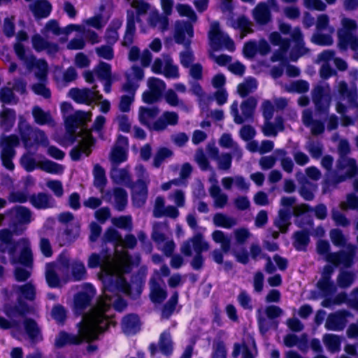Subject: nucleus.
I'll return each mask as SVG.
<instances>
[{
	"instance_id": "nucleus-1",
	"label": "nucleus",
	"mask_w": 358,
	"mask_h": 358,
	"mask_svg": "<svg viewBox=\"0 0 358 358\" xmlns=\"http://www.w3.org/2000/svg\"><path fill=\"white\" fill-rule=\"evenodd\" d=\"M106 241L112 242L115 248L114 256L112 252L102 250L100 253H92L88 258L87 265L90 268H101L102 279L104 283L103 294L106 298H121L117 292L127 295L131 294L130 285L122 277L131 268V261L127 252L119 251V245L122 238L118 231L113 229H108L105 234Z\"/></svg>"
},
{
	"instance_id": "nucleus-2",
	"label": "nucleus",
	"mask_w": 358,
	"mask_h": 358,
	"mask_svg": "<svg viewBox=\"0 0 358 358\" xmlns=\"http://www.w3.org/2000/svg\"><path fill=\"white\" fill-rule=\"evenodd\" d=\"M125 301L118 296L115 299L101 296L96 305L90 312L83 315L81 321L78 323V335L69 334L60 332L55 338V344L57 348H62L68 344H78L83 340L92 341L96 339L98 334L103 332L110 324L114 325L108 314L110 306L121 311L126 307Z\"/></svg>"
},
{
	"instance_id": "nucleus-3",
	"label": "nucleus",
	"mask_w": 358,
	"mask_h": 358,
	"mask_svg": "<svg viewBox=\"0 0 358 358\" xmlns=\"http://www.w3.org/2000/svg\"><path fill=\"white\" fill-rule=\"evenodd\" d=\"M73 108L71 103L64 102L61 105V110L65 116V125L67 132L71 136H74L77 129L79 144L71 151V157L73 160H79L83 155L89 156L91 153V147L94 144V139L91 131L84 128L83 126L91 120L92 113L81 110L76 111L73 115H67Z\"/></svg>"
},
{
	"instance_id": "nucleus-4",
	"label": "nucleus",
	"mask_w": 358,
	"mask_h": 358,
	"mask_svg": "<svg viewBox=\"0 0 358 358\" xmlns=\"http://www.w3.org/2000/svg\"><path fill=\"white\" fill-rule=\"evenodd\" d=\"M15 231V229L11 231L8 229L0 230V252L8 255L10 262L12 264L20 263L30 267L32 264L30 243L26 238L15 241L13 239Z\"/></svg>"
},
{
	"instance_id": "nucleus-5",
	"label": "nucleus",
	"mask_w": 358,
	"mask_h": 358,
	"mask_svg": "<svg viewBox=\"0 0 358 358\" xmlns=\"http://www.w3.org/2000/svg\"><path fill=\"white\" fill-rule=\"evenodd\" d=\"M296 199L294 196H283L280 199V205L282 207L278 212V215L275 220V225L282 233H286L291 224V216L300 215L308 210V206L306 204L296 205Z\"/></svg>"
},
{
	"instance_id": "nucleus-6",
	"label": "nucleus",
	"mask_w": 358,
	"mask_h": 358,
	"mask_svg": "<svg viewBox=\"0 0 358 358\" xmlns=\"http://www.w3.org/2000/svg\"><path fill=\"white\" fill-rule=\"evenodd\" d=\"M330 245L328 241L320 240L317 243V253L323 255L327 262L335 266H343L349 268L353 264V259L356 254L357 247L352 244L347 245V251L341 250L329 252Z\"/></svg>"
},
{
	"instance_id": "nucleus-7",
	"label": "nucleus",
	"mask_w": 358,
	"mask_h": 358,
	"mask_svg": "<svg viewBox=\"0 0 358 358\" xmlns=\"http://www.w3.org/2000/svg\"><path fill=\"white\" fill-rule=\"evenodd\" d=\"M17 130L26 149L29 150L34 144L47 147L49 140L45 132L38 128H32L22 116L19 117Z\"/></svg>"
},
{
	"instance_id": "nucleus-8",
	"label": "nucleus",
	"mask_w": 358,
	"mask_h": 358,
	"mask_svg": "<svg viewBox=\"0 0 358 358\" xmlns=\"http://www.w3.org/2000/svg\"><path fill=\"white\" fill-rule=\"evenodd\" d=\"M15 52L18 58L23 61L24 65L29 71H34L35 76L41 82L46 80L48 65L43 59H36L33 55L27 53L24 47L20 43L14 46Z\"/></svg>"
},
{
	"instance_id": "nucleus-9",
	"label": "nucleus",
	"mask_w": 358,
	"mask_h": 358,
	"mask_svg": "<svg viewBox=\"0 0 358 358\" xmlns=\"http://www.w3.org/2000/svg\"><path fill=\"white\" fill-rule=\"evenodd\" d=\"M279 30L283 34H289L294 45L292 47L289 53V59L292 61H296L299 57L306 55L308 52V49L305 47L303 38V34L299 27L292 29L289 24L279 22Z\"/></svg>"
},
{
	"instance_id": "nucleus-10",
	"label": "nucleus",
	"mask_w": 358,
	"mask_h": 358,
	"mask_svg": "<svg viewBox=\"0 0 358 358\" xmlns=\"http://www.w3.org/2000/svg\"><path fill=\"white\" fill-rule=\"evenodd\" d=\"M342 28L338 31L339 47L346 49L348 46L356 50L358 48V38L355 34L357 23L354 20L344 17L341 20Z\"/></svg>"
},
{
	"instance_id": "nucleus-11",
	"label": "nucleus",
	"mask_w": 358,
	"mask_h": 358,
	"mask_svg": "<svg viewBox=\"0 0 358 358\" xmlns=\"http://www.w3.org/2000/svg\"><path fill=\"white\" fill-rule=\"evenodd\" d=\"M208 38L210 45L214 50H218L222 48L231 52L235 50L233 40L221 30L220 24L217 21H213L210 24Z\"/></svg>"
},
{
	"instance_id": "nucleus-12",
	"label": "nucleus",
	"mask_w": 358,
	"mask_h": 358,
	"mask_svg": "<svg viewBox=\"0 0 358 358\" xmlns=\"http://www.w3.org/2000/svg\"><path fill=\"white\" fill-rule=\"evenodd\" d=\"M337 91L343 100L346 99L350 104L347 108L341 103H338L336 106V110L338 113L345 114L349 113L350 110H354L355 112L358 111V106L357 104V87L352 85L348 86L345 81H338L336 85Z\"/></svg>"
},
{
	"instance_id": "nucleus-13",
	"label": "nucleus",
	"mask_w": 358,
	"mask_h": 358,
	"mask_svg": "<svg viewBox=\"0 0 358 358\" xmlns=\"http://www.w3.org/2000/svg\"><path fill=\"white\" fill-rule=\"evenodd\" d=\"M19 144V138L16 135H3L0 137V153L2 164L10 171L14 169L15 166L12 161L15 155L14 148Z\"/></svg>"
},
{
	"instance_id": "nucleus-14",
	"label": "nucleus",
	"mask_w": 358,
	"mask_h": 358,
	"mask_svg": "<svg viewBox=\"0 0 358 358\" xmlns=\"http://www.w3.org/2000/svg\"><path fill=\"white\" fill-rule=\"evenodd\" d=\"M257 105V100L250 96L244 100L240 105L241 114L238 112V103L235 101L231 106V114L235 123L241 124L245 121L252 119Z\"/></svg>"
},
{
	"instance_id": "nucleus-15",
	"label": "nucleus",
	"mask_w": 358,
	"mask_h": 358,
	"mask_svg": "<svg viewBox=\"0 0 358 358\" xmlns=\"http://www.w3.org/2000/svg\"><path fill=\"white\" fill-rule=\"evenodd\" d=\"M312 100L317 110L325 111L331 101V88L328 83H320L314 87L311 92Z\"/></svg>"
},
{
	"instance_id": "nucleus-16",
	"label": "nucleus",
	"mask_w": 358,
	"mask_h": 358,
	"mask_svg": "<svg viewBox=\"0 0 358 358\" xmlns=\"http://www.w3.org/2000/svg\"><path fill=\"white\" fill-rule=\"evenodd\" d=\"M151 69L155 73L163 74L167 78H178L179 77L178 68L173 64V61L169 55H163L162 58H157Z\"/></svg>"
},
{
	"instance_id": "nucleus-17",
	"label": "nucleus",
	"mask_w": 358,
	"mask_h": 358,
	"mask_svg": "<svg viewBox=\"0 0 358 358\" xmlns=\"http://www.w3.org/2000/svg\"><path fill=\"white\" fill-rule=\"evenodd\" d=\"M97 85L92 89L89 88H72L69 92V96L76 103L91 105L96 101L101 100L102 95L96 90Z\"/></svg>"
},
{
	"instance_id": "nucleus-18",
	"label": "nucleus",
	"mask_w": 358,
	"mask_h": 358,
	"mask_svg": "<svg viewBox=\"0 0 358 358\" xmlns=\"http://www.w3.org/2000/svg\"><path fill=\"white\" fill-rule=\"evenodd\" d=\"M147 85L148 90L143 94V101L150 104L157 102L166 89V83L159 78L151 77L148 79Z\"/></svg>"
},
{
	"instance_id": "nucleus-19",
	"label": "nucleus",
	"mask_w": 358,
	"mask_h": 358,
	"mask_svg": "<svg viewBox=\"0 0 358 358\" xmlns=\"http://www.w3.org/2000/svg\"><path fill=\"white\" fill-rule=\"evenodd\" d=\"M270 9L274 11L279 10V6L276 0H267V4L260 3L255 8L252 15L257 24H266L271 20Z\"/></svg>"
},
{
	"instance_id": "nucleus-20",
	"label": "nucleus",
	"mask_w": 358,
	"mask_h": 358,
	"mask_svg": "<svg viewBox=\"0 0 358 358\" xmlns=\"http://www.w3.org/2000/svg\"><path fill=\"white\" fill-rule=\"evenodd\" d=\"M208 249V243L203 240V236L201 234H195L193 237L184 242L180 247L181 252L187 257L192 256L193 251L195 253L202 252L207 251Z\"/></svg>"
},
{
	"instance_id": "nucleus-21",
	"label": "nucleus",
	"mask_w": 358,
	"mask_h": 358,
	"mask_svg": "<svg viewBox=\"0 0 358 358\" xmlns=\"http://www.w3.org/2000/svg\"><path fill=\"white\" fill-rule=\"evenodd\" d=\"M357 166L354 159L347 157H341L337 162L336 171L338 176L336 182L344 181L348 178H351L357 174Z\"/></svg>"
},
{
	"instance_id": "nucleus-22",
	"label": "nucleus",
	"mask_w": 358,
	"mask_h": 358,
	"mask_svg": "<svg viewBox=\"0 0 358 358\" xmlns=\"http://www.w3.org/2000/svg\"><path fill=\"white\" fill-rule=\"evenodd\" d=\"M128 138L119 136L110 154V161L117 165L127 159Z\"/></svg>"
},
{
	"instance_id": "nucleus-23",
	"label": "nucleus",
	"mask_w": 358,
	"mask_h": 358,
	"mask_svg": "<svg viewBox=\"0 0 358 358\" xmlns=\"http://www.w3.org/2000/svg\"><path fill=\"white\" fill-rule=\"evenodd\" d=\"M192 24L185 21H177L175 24L174 39L177 43L189 46L190 38L193 37Z\"/></svg>"
},
{
	"instance_id": "nucleus-24",
	"label": "nucleus",
	"mask_w": 358,
	"mask_h": 358,
	"mask_svg": "<svg viewBox=\"0 0 358 358\" xmlns=\"http://www.w3.org/2000/svg\"><path fill=\"white\" fill-rule=\"evenodd\" d=\"M269 41L274 45H278L279 50L271 57L272 62L282 61L286 58L287 53L290 47V41L288 38H282L280 34L274 31L269 35Z\"/></svg>"
},
{
	"instance_id": "nucleus-25",
	"label": "nucleus",
	"mask_w": 358,
	"mask_h": 358,
	"mask_svg": "<svg viewBox=\"0 0 358 358\" xmlns=\"http://www.w3.org/2000/svg\"><path fill=\"white\" fill-rule=\"evenodd\" d=\"M95 294L94 287L90 285H85V290L79 292L74 297V308L77 314H83L84 310L90 304Z\"/></svg>"
},
{
	"instance_id": "nucleus-26",
	"label": "nucleus",
	"mask_w": 358,
	"mask_h": 358,
	"mask_svg": "<svg viewBox=\"0 0 358 358\" xmlns=\"http://www.w3.org/2000/svg\"><path fill=\"white\" fill-rule=\"evenodd\" d=\"M103 198L111 202L118 211H122L127 204V193L121 187H115L113 191L106 192Z\"/></svg>"
},
{
	"instance_id": "nucleus-27",
	"label": "nucleus",
	"mask_w": 358,
	"mask_h": 358,
	"mask_svg": "<svg viewBox=\"0 0 358 358\" xmlns=\"http://www.w3.org/2000/svg\"><path fill=\"white\" fill-rule=\"evenodd\" d=\"M127 82L123 85V90L127 92H135L138 87V82L144 78V71L138 66H133L125 74Z\"/></svg>"
},
{
	"instance_id": "nucleus-28",
	"label": "nucleus",
	"mask_w": 358,
	"mask_h": 358,
	"mask_svg": "<svg viewBox=\"0 0 358 358\" xmlns=\"http://www.w3.org/2000/svg\"><path fill=\"white\" fill-rule=\"evenodd\" d=\"M110 178L113 182L131 187L133 185V180L129 166L119 168L117 165L113 166L110 170Z\"/></svg>"
},
{
	"instance_id": "nucleus-29",
	"label": "nucleus",
	"mask_w": 358,
	"mask_h": 358,
	"mask_svg": "<svg viewBox=\"0 0 358 358\" xmlns=\"http://www.w3.org/2000/svg\"><path fill=\"white\" fill-rule=\"evenodd\" d=\"M221 182L222 187L226 190H231L233 187H234L241 192H246L250 189V183L241 175L224 177Z\"/></svg>"
},
{
	"instance_id": "nucleus-30",
	"label": "nucleus",
	"mask_w": 358,
	"mask_h": 358,
	"mask_svg": "<svg viewBox=\"0 0 358 358\" xmlns=\"http://www.w3.org/2000/svg\"><path fill=\"white\" fill-rule=\"evenodd\" d=\"M162 282L159 273L152 276L150 280V298L155 303H161L166 298V292L161 286Z\"/></svg>"
},
{
	"instance_id": "nucleus-31",
	"label": "nucleus",
	"mask_w": 358,
	"mask_h": 358,
	"mask_svg": "<svg viewBox=\"0 0 358 358\" xmlns=\"http://www.w3.org/2000/svg\"><path fill=\"white\" fill-rule=\"evenodd\" d=\"M178 115L173 111H166L151 126L152 130L161 131L166 129L168 125L174 126L178 122Z\"/></svg>"
},
{
	"instance_id": "nucleus-32",
	"label": "nucleus",
	"mask_w": 358,
	"mask_h": 358,
	"mask_svg": "<svg viewBox=\"0 0 358 358\" xmlns=\"http://www.w3.org/2000/svg\"><path fill=\"white\" fill-rule=\"evenodd\" d=\"M147 20L150 27L156 29L161 32H164L169 29V16L164 13H159L157 10H152L149 13Z\"/></svg>"
},
{
	"instance_id": "nucleus-33",
	"label": "nucleus",
	"mask_w": 358,
	"mask_h": 358,
	"mask_svg": "<svg viewBox=\"0 0 358 358\" xmlns=\"http://www.w3.org/2000/svg\"><path fill=\"white\" fill-rule=\"evenodd\" d=\"M347 313L345 311H338L330 314L325 322V327L328 330L341 331L347 324Z\"/></svg>"
},
{
	"instance_id": "nucleus-34",
	"label": "nucleus",
	"mask_w": 358,
	"mask_h": 358,
	"mask_svg": "<svg viewBox=\"0 0 358 358\" xmlns=\"http://www.w3.org/2000/svg\"><path fill=\"white\" fill-rule=\"evenodd\" d=\"M301 120L306 127L310 129L313 135H319L324 130V124L320 120L313 119V113L310 109L303 110Z\"/></svg>"
},
{
	"instance_id": "nucleus-35",
	"label": "nucleus",
	"mask_w": 358,
	"mask_h": 358,
	"mask_svg": "<svg viewBox=\"0 0 358 358\" xmlns=\"http://www.w3.org/2000/svg\"><path fill=\"white\" fill-rule=\"evenodd\" d=\"M256 354L255 343L253 340L248 341V343L244 342L242 344L235 343L234 345L232 352L234 358H238L240 355H241V358H255Z\"/></svg>"
},
{
	"instance_id": "nucleus-36",
	"label": "nucleus",
	"mask_w": 358,
	"mask_h": 358,
	"mask_svg": "<svg viewBox=\"0 0 358 358\" xmlns=\"http://www.w3.org/2000/svg\"><path fill=\"white\" fill-rule=\"evenodd\" d=\"M13 216V224H27L31 221V212L24 206H16L7 213Z\"/></svg>"
},
{
	"instance_id": "nucleus-37",
	"label": "nucleus",
	"mask_w": 358,
	"mask_h": 358,
	"mask_svg": "<svg viewBox=\"0 0 358 358\" xmlns=\"http://www.w3.org/2000/svg\"><path fill=\"white\" fill-rule=\"evenodd\" d=\"M29 201L38 209L53 208L55 206L54 198L50 194L43 192L31 195Z\"/></svg>"
},
{
	"instance_id": "nucleus-38",
	"label": "nucleus",
	"mask_w": 358,
	"mask_h": 358,
	"mask_svg": "<svg viewBox=\"0 0 358 358\" xmlns=\"http://www.w3.org/2000/svg\"><path fill=\"white\" fill-rule=\"evenodd\" d=\"M135 13L132 10H127V27L125 34L122 42V45L129 46L133 41L136 33Z\"/></svg>"
},
{
	"instance_id": "nucleus-39",
	"label": "nucleus",
	"mask_w": 358,
	"mask_h": 358,
	"mask_svg": "<svg viewBox=\"0 0 358 358\" xmlns=\"http://www.w3.org/2000/svg\"><path fill=\"white\" fill-rule=\"evenodd\" d=\"M33 48L37 52L46 50L48 54H55L58 51V45L50 43L39 34H35L31 38Z\"/></svg>"
},
{
	"instance_id": "nucleus-40",
	"label": "nucleus",
	"mask_w": 358,
	"mask_h": 358,
	"mask_svg": "<svg viewBox=\"0 0 358 358\" xmlns=\"http://www.w3.org/2000/svg\"><path fill=\"white\" fill-rule=\"evenodd\" d=\"M209 194L213 199L214 206L217 208H223L228 201V196L224 193L217 185V180H215L214 184L209 188Z\"/></svg>"
},
{
	"instance_id": "nucleus-41",
	"label": "nucleus",
	"mask_w": 358,
	"mask_h": 358,
	"mask_svg": "<svg viewBox=\"0 0 358 358\" xmlns=\"http://www.w3.org/2000/svg\"><path fill=\"white\" fill-rule=\"evenodd\" d=\"M16 113L15 110L5 108L0 113V129L5 132L9 131L15 122Z\"/></svg>"
},
{
	"instance_id": "nucleus-42",
	"label": "nucleus",
	"mask_w": 358,
	"mask_h": 358,
	"mask_svg": "<svg viewBox=\"0 0 358 358\" xmlns=\"http://www.w3.org/2000/svg\"><path fill=\"white\" fill-rule=\"evenodd\" d=\"M24 326L31 345H34L42 341L43 337L40 329L35 321L31 319H26L24 321Z\"/></svg>"
},
{
	"instance_id": "nucleus-43",
	"label": "nucleus",
	"mask_w": 358,
	"mask_h": 358,
	"mask_svg": "<svg viewBox=\"0 0 358 358\" xmlns=\"http://www.w3.org/2000/svg\"><path fill=\"white\" fill-rule=\"evenodd\" d=\"M169 231L166 222H155L152 224V239L157 243L161 244L168 238L166 233Z\"/></svg>"
},
{
	"instance_id": "nucleus-44",
	"label": "nucleus",
	"mask_w": 358,
	"mask_h": 358,
	"mask_svg": "<svg viewBox=\"0 0 358 358\" xmlns=\"http://www.w3.org/2000/svg\"><path fill=\"white\" fill-rule=\"evenodd\" d=\"M159 113V110L157 107H140L138 112V119L141 124L147 126L150 129L152 130L151 126V120H153Z\"/></svg>"
},
{
	"instance_id": "nucleus-45",
	"label": "nucleus",
	"mask_w": 358,
	"mask_h": 358,
	"mask_svg": "<svg viewBox=\"0 0 358 358\" xmlns=\"http://www.w3.org/2000/svg\"><path fill=\"white\" fill-rule=\"evenodd\" d=\"M122 24V20L119 19L113 20L108 27L106 29L104 38L108 44L114 45L119 39V34L117 30Z\"/></svg>"
},
{
	"instance_id": "nucleus-46",
	"label": "nucleus",
	"mask_w": 358,
	"mask_h": 358,
	"mask_svg": "<svg viewBox=\"0 0 358 358\" xmlns=\"http://www.w3.org/2000/svg\"><path fill=\"white\" fill-rule=\"evenodd\" d=\"M32 115L35 122L40 125L48 124L55 126L54 120L50 113L44 111L41 108L36 106L32 109Z\"/></svg>"
},
{
	"instance_id": "nucleus-47",
	"label": "nucleus",
	"mask_w": 358,
	"mask_h": 358,
	"mask_svg": "<svg viewBox=\"0 0 358 358\" xmlns=\"http://www.w3.org/2000/svg\"><path fill=\"white\" fill-rule=\"evenodd\" d=\"M29 6L34 14L38 17H46L52 9L50 3L46 0L36 1Z\"/></svg>"
},
{
	"instance_id": "nucleus-48",
	"label": "nucleus",
	"mask_w": 358,
	"mask_h": 358,
	"mask_svg": "<svg viewBox=\"0 0 358 358\" xmlns=\"http://www.w3.org/2000/svg\"><path fill=\"white\" fill-rule=\"evenodd\" d=\"M123 331L127 334H133L139 329V321L136 315H129L124 317L122 321Z\"/></svg>"
},
{
	"instance_id": "nucleus-49",
	"label": "nucleus",
	"mask_w": 358,
	"mask_h": 358,
	"mask_svg": "<svg viewBox=\"0 0 358 358\" xmlns=\"http://www.w3.org/2000/svg\"><path fill=\"white\" fill-rule=\"evenodd\" d=\"M231 27L234 29L241 30V38H244L248 34L253 31L252 27V22L245 16H240L236 20L231 22Z\"/></svg>"
},
{
	"instance_id": "nucleus-50",
	"label": "nucleus",
	"mask_w": 358,
	"mask_h": 358,
	"mask_svg": "<svg viewBox=\"0 0 358 358\" xmlns=\"http://www.w3.org/2000/svg\"><path fill=\"white\" fill-rule=\"evenodd\" d=\"M94 185L103 194V189L107 183L105 170L99 165L96 164L93 169Z\"/></svg>"
},
{
	"instance_id": "nucleus-51",
	"label": "nucleus",
	"mask_w": 358,
	"mask_h": 358,
	"mask_svg": "<svg viewBox=\"0 0 358 358\" xmlns=\"http://www.w3.org/2000/svg\"><path fill=\"white\" fill-rule=\"evenodd\" d=\"M148 185L149 184H145V189H144V186H143L141 182H136L135 185L133 184V185L131 187L134 189V201L138 206L143 205L146 201Z\"/></svg>"
},
{
	"instance_id": "nucleus-52",
	"label": "nucleus",
	"mask_w": 358,
	"mask_h": 358,
	"mask_svg": "<svg viewBox=\"0 0 358 358\" xmlns=\"http://www.w3.org/2000/svg\"><path fill=\"white\" fill-rule=\"evenodd\" d=\"M37 167L45 172L52 174H62L64 169L62 165L48 159L38 162Z\"/></svg>"
},
{
	"instance_id": "nucleus-53",
	"label": "nucleus",
	"mask_w": 358,
	"mask_h": 358,
	"mask_svg": "<svg viewBox=\"0 0 358 358\" xmlns=\"http://www.w3.org/2000/svg\"><path fill=\"white\" fill-rule=\"evenodd\" d=\"M257 88V82L256 79L249 77L238 85L237 91L241 96L244 97L255 92Z\"/></svg>"
},
{
	"instance_id": "nucleus-54",
	"label": "nucleus",
	"mask_w": 358,
	"mask_h": 358,
	"mask_svg": "<svg viewBox=\"0 0 358 358\" xmlns=\"http://www.w3.org/2000/svg\"><path fill=\"white\" fill-rule=\"evenodd\" d=\"M213 240L220 244L223 252L227 253L231 249V238L222 231L216 230L212 234Z\"/></svg>"
},
{
	"instance_id": "nucleus-55",
	"label": "nucleus",
	"mask_w": 358,
	"mask_h": 358,
	"mask_svg": "<svg viewBox=\"0 0 358 358\" xmlns=\"http://www.w3.org/2000/svg\"><path fill=\"white\" fill-rule=\"evenodd\" d=\"M323 343L327 350L331 353L341 350V338L335 334H327L323 336Z\"/></svg>"
},
{
	"instance_id": "nucleus-56",
	"label": "nucleus",
	"mask_w": 358,
	"mask_h": 358,
	"mask_svg": "<svg viewBox=\"0 0 358 358\" xmlns=\"http://www.w3.org/2000/svg\"><path fill=\"white\" fill-rule=\"evenodd\" d=\"M213 220L215 226L226 229H231L237 224V221L235 218L227 216L223 213H216Z\"/></svg>"
},
{
	"instance_id": "nucleus-57",
	"label": "nucleus",
	"mask_w": 358,
	"mask_h": 358,
	"mask_svg": "<svg viewBox=\"0 0 358 358\" xmlns=\"http://www.w3.org/2000/svg\"><path fill=\"white\" fill-rule=\"evenodd\" d=\"M284 87L288 92L302 94L309 90L310 85L304 80H297L285 85Z\"/></svg>"
},
{
	"instance_id": "nucleus-58",
	"label": "nucleus",
	"mask_w": 358,
	"mask_h": 358,
	"mask_svg": "<svg viewBox=\"0 0 358 358\" xmlns=\"http://www.w3.org/2000/svg\"><path fill=\"white\" fill-rule=\"evenodd\" d=\"M53 267L55 272L60 277L68 275L69 271V260L66 257H62L56 263L48 264Z\"/></svg>"
},
{
	"instance_id": "nucleus-59",
	"label": "nucleus",
	"mask_w": 358,
	"mask_h": 358,
	"mask_svg": "<svg viewBox=\"0 0 358 358\" xmlns=\"http://www.w3.org/2000/svg\"><path fill=\"white\" fill-rule=\"evenodd\" d=\"M15 291L19 294L21 297L27 300L32 301L36 296V289L33 284L28 282L24 285L15 286Z\"/></svg>"
},
{
	"instance_id": "nucleus-60",
	"label": "nucleus",
	"mask_w": 358,
	"mask_h": 358,
	"mask_svg": "<svg viewBox=\"0 0 358 358\" xmlns=\"http://www.w3.org/2000/svg\"><path fill=\"white\" fill-rule=\"evenodd\" d=\"M0 101L4 104L15 105L19 102V99L11 87H3L0 89Z\"/></svg>"
},
{
	"instance_id": "nucleus-61",
	"label": "nucleus",
	"mask_w": 358,
	"mask_h": 358,
	"mask_svg": "<svg viewBox=\"0 0 358 358\" xmlns=\"http://www.w3.org/2000/svg\"><path fill=\"white\" fill-rule=\"evenodd\" d=\"M94 73L101 80L112 78L111 66L106 62H101L94 69Z\"/></svg>"
},
{
	"instance_id": "nucleus-62",
	"label": "nucleus",
	"mask_w": 358,
	"mask_h": 358,
	"mask_svg": "<svg viewBox=\"0 0 358 358\" xmlns=\"http://www.w3.org/2000/svg\"><path fill=\"white\" fill-rule=\"evenodd\" d=\"M159 346L160 350L165 355H169L172 352L173 343L169 331H164L160 335Z\"/></svg>"
},
{
	"instance_id": "nucleus-63",
	"label": "nucleus",
	"mask_w": 358,
	"mask_h": 358,
	"mask_svg": "<svg viewBox=\"0 0 358 358\" xmlns=\"http://www.w3.org/2000/svg\"><path fill=\"white\" fill-rule=\"evenodd\" d=\"M355 273L348 271H341L337 278L338 285L341 288L350 287L355 280Z\"/></svg>"
},
{
	"instance_id": "nucleus-64",
	"label": "nucleus",
	"mask_w": 358,
	"mask_h": 358,
	"mask_svg": "<svg viewBox=\"0 0 358 358\" xmlns=\"http://www.w3.org/2000/svg\"><path fill=\"white\" fill-rule=\"evenodd\" d=\"M37 163L33 154L29 151L24 153L20 158V164L28 172L34 171L37 167Z\"/></svg>"
}]
</instances>
